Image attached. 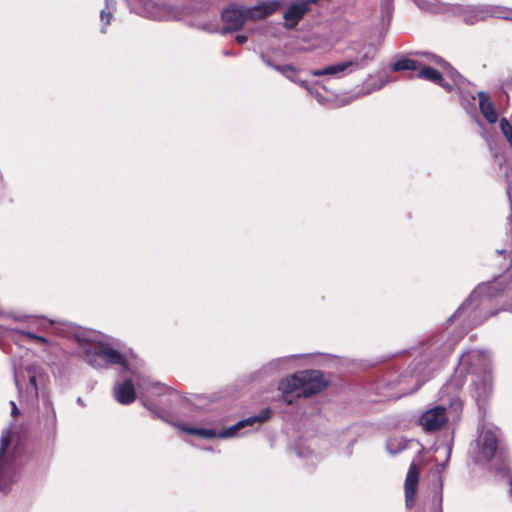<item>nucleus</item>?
I'll return each instance as SVG.
<instances>
[{
    "label": "nucleus",
    "mask_w": 512,
    "mask_h": 512,
    "mask_svg": "<svg viewBox=\"0 0 512 512\" xmlns=\"http://www.w3.org/2000/svg\"><path fill=\"white\" fill-rule=\"evenodd\" d=\"M506 192H507L509 199L512 200V186L510 184H508V186L506 188Z\"/></svg>",
    "instance_id": "a878e982"
},
{
    "label": "nucleus",
    "mask_w": 512,
    "mask_h": 512,
    "mask_svg": "<svg viewBox=\"0 0 512 512\" xmlns=\"http://www.w3.org/2000/svg\"><path fill=\"white\" fill-rule=\"evenodd\" d=\"M272 416V411L270 408L263 409L258 415L250 416L246 419H243L239 422H237L235 425L222 430L220 433H216L213 429H207V428H196V427H189L185 425L178 426L181 431L190 434V435H196L202 438L206 439H213L215 437L219 438H228L231 436H234L240 429L246 427V426H252L255 423H263L269 420Z\"/></svg>",
    "instance_id": "20e7f679"
},
{
    "label": "nucleus",
    "mask_w": 512,
    "mask_h": 512,
    "mask_svg": "<svg viewBox=\"0 0 512 512\" xmlns=\"http://www.w3.org/2000/svg\"><path fill=\"white\" fill-rule=\"evenodd\" d=\"M29 384L33 387L35 393L38 391L37 380L35 375L29 376Z\"/></svg>",
    "instance_id": "4be33fe9"
},
{
    "label": "nucleus",
    "mask_w": 512,
    "mask_h": 512,
    "mask_svg": "<svg viewBox=\"0 0 512 512\" xmlns=\"http://www.w3.org/2000/svg\"><path fill=\"white\" fill-rule=\"evenodd\" d=\"M439 503H440V504L442 503V496H440ZM439 512H442V507H441V506H440V508H439Z\"/></svg>",
    "instance_id": "bb28decb"
},
{
    "label": "nucleus",
    "mask_w": 512,
    "mask_h": 512,
    "mask_svg": "<svg viewBox=\"0 0 512 512\" xmlns=\"http://www.w3.org/2000/svg\"><path fill=\"white\" fill-rule=\"evenodd\" d=\"M13 436L11 431H5L0 441V491L7 490L17 479L19 469L18 457L22 454V447L16 445L8 451Z\"/></svg>",
    "instance_id": "7ed1b4c3"
},
{
    "label": "nucleus",
    "mask_w": 512,
    "mask_h": 512,
    "mask_svg": "<svg viewBox=\"0 0 512 512\" xmlns=\"http://www.w3.org/2000/svg\"><path fill=\"white\" fill-rule=\"evenodd\" d=\"M418 68H420V62L406 58L401 57L398 58L395 62H393L390 65V70L393 72H399V71H418Z\"/></svg>",
    "instance_id": "dca6fc26"
},
{
    "label": "nucleus",
    "mask_w": 512,
    "mask_h": 512,
    "mask_svg": "<svg viewBox=\"0 0 512 512\" xmlns=\"http://www.w3.org/2000/svg\"><path fill=\"white\" fill-rule=\"evenodd\" d=\"M310 11L311 7H307V4L303 3L302 0L291 3L283 14L285 27L287 29H294Z\"/></svg>",
    "instance_id": "1a4fd4ad"
},
{
    "label": "nucleus",
    "mask_w": 512,
    "mask_h": 512,
    "mask_svg": "<svg viewBox=\"0 0 512 512\" xmlns=\"http://www.w3.org/2000/svg\"><path fill=\"white\" fill-rule=\"evenodd\" d=\"M471 374L474 385V398L480 409H485L488 397L492 392V378L484 366V359L478 354L462 356L455 373L445 386L447 392L458 393L466 382V376Z\"/></svg>",
    "instance_id": "f257e3e1"
},
{
    "label": "nucleus",
    "mask_w": 512,
    "mask_h": 512,
    "mask_svg": "<svg viewBox=\"0 0 512 512\" xmlns=\"http://www.w3.org/2000/svg\"><path fill=\"white\" fill-rule=\"evenodd\" d=\"M282 6L281 1L279 0H271V1H263L260 2L253 7L248 8L249 14L253 17H251L252 21L265 19L269 17L270 15L277 12Z\"/></svg>",
    "instance_id": "9b49d317"
},
{
    "label": "nucleus",
    "mask_w": 512,
    "mask_h": 512,
    "mask_svg": "<svg viewBox=\"0 0 512 512\" xmlns=\"http://www.w3.org/2000/svg\"><path fill=\"white\" fill-rule=\"evenodd\" d=\"M86 361L93 367H102L104 365H120L126 366V358L116 349L108 347L104 344H98L91 349L85 350Z\"/></svg>",
    "instance_id": "39448f33"
},
{
    "label": "nucleus",
    "mask_w": 512,
    "mask_h": 512,
    "mask_svg": "<svg viewBox=\"0 0 512 512\" xmlns=\"http://www.w3.org/2000/svg\"><path fill=\"white\" fill-rule=\"evenodd\" d=\"M479 458L489 463L497 455L503 461L507 458V449L499 446V439L493 430L484 431L478 439Z\"/></svg>",
    "instance_id": "423d86ee"
},
{
    "label": "nucleus",
    "mask_w": 512,
    "mask_h": 512,
    "mask_svg": "<svg viewBox=\"0 0 512 512\" xmlns=\"http://www.w3.org/2000/svg\"><path fill=\"white\" fill-rule=\"evenodd\" d=\"M451 409H454L455 411H461L463 407V402L461 399L457 396L455 397L450 403H449Z\"/></svg>",
    "instance_id": "aec40b11"
},
{
    "label": "nucleus",
    "mask_w": 512,
    "mask_h": 512,
    "mask_svg": "<svg viewBox=\"0 0 512 512\" xmlns=\"http://www.w3.org/2000/svg\"><path fill=\"white\" fill-rule=\"evenodd\" d=\"M416 77L418 79H424L437 84L447 90H450V85L444 80L443 75L435 68L426 66L420 62V68H418Z\"/></svg>",
    "instance_id": "ddd939ff"
},
{
    "label": "nucleus",
    "mask_w": 512,
    "mask_h": 512,
    "mask_svg": "<svg viewBox=\"0 0 512 512\" xmlns=\"http://www.w3.org/2000/svg\"><path fill=\"white\" fill-rule=\"evenodd\" d=\"M37 342L41 343V344H44V345H48L49 344V340L43 336H40L37 338L36 340Z\"/></svg>",
    "instance_id": "393cba45"
},
{
    "label": "nucleus",
    "mask_w": 512,
    "mask_h": 512,
    "mask_svg": "<svg viewBox=\"0 0 512 512\" xmlns=\"http://www.w3.org/2000/svg\"><path fill=\"white\" fill-rule=\"evenodd\" d=\"M487 294L491 297L503 296L506 295L509 298H512V281L507 283L506 286L502 287V282L495 281L491 285L486 287Z\"/></svg>",
    "instance_id": "a211bd4d"
},
{
    "label": "nucleus",
    "mask_w": 512,
    "mask_h": 512,
    "mask_svg": "<svg viewBox=\"0 0 512 512\" xmlns=\"http://www.w3.org/2000/svg\"><path fill=\"white\" fill-rule=\"evenodd\" d=\"M115 398L122 405H128L134 402L136 393L134 385L130 379H126L122 384L115 388Z\"/></svg>",
    "instance_id": "4468645a"
},
{
    "label": "nucleus",
    "mask_w": 512,
    "mask_h": 512,
    "mask_svg": "<svg viewBox=\"0 0 512 512\" xmlns=\"http://www.w3.org/2000/svg\"><path fill=\"white\" fill-rule=\"evenodd\" d=\"M327 387V382L318 370L298 371L278 383V390L282 393V399L288 405H292L296 398L312 397Z\"/></svg>",
    "instance_id": "f03ea898"
},
{
    "label": "nucleus",
    "mask_w": 512,
    "mask_h": 512,
    "mask_svg": "<svg viewBox=\"0 0 512 512\" xmlns=\"http://www.w3.org/2000/svg\"><path fill=\"white\" fill-rule=\"evenodd\" d=\"M356 64H358V63L353 62L352 60H349V61L334 64V65H329L322 69L313 70L312 75L317 76V77L324 76V75H337V74L345 72L349 68L351 69L350 71H353L354 70L353 65H356Z\"/></svg>",
    "instance_id": "2eb2a0df"
},
{
    "label": "nucleus",
    "mask_w": 512,
    "mask_h": 512,
    "mask_svg": "<svg viewBox=\"0 0 512 512\" xmlns=\"http://www.w3.org/2000/svg\"><path fill=\"white\" fill-rule=\"evenodd\" d=\"M247 40H248V37L246 35H237L236 36V41L239 44H244L247 42Z\"/></svg>",
    "instance_id": "5701e85b"
},
{
    "label": "nucleus",
    "mask_w": 512,
    "mask_h": 512,
    "mask_svg": "<svg viewBox=\"0 0 512 512\" xmlns=\"http://www.w3.org/2000/svg\"><path fill=\"white\" fill-rule=\"evenodd\" d=\"M446 409L436 406L422 414L420 423L425 431L434 432L440 430L447 422Z\"/></svg>",
    "instance_id": "6e6552de"
},
{
    "label": "nucleus",
    "mask_w": 512,
    "mask_h": 512,
    "mask_svg": "<svg viewBox=\"0 0 512 512\" xmlns=\"http://www.w3.org/2000/svg\"><path fill=\"white\" fill-rule=\"evenodd\" d=\"M11 407H12V410H11L12 415L17 416L20 413V411H19L17 405L15 404V402H13V401L11 402Z\"/></svg>",
    "instance_id": "b1692460"
},
{
    "label": "nucleus",
    "mask_w": 512,
    "mask_h": 512,
    "mask_svg": "<svg viewBox=\"0 0 512 512\" xmlns=\"http://www.w3.org/2000/svg\"><path fill=\"white\" fill-rule=\"evenodd\" d=\"M269 65L273 69H275L276 71L281 73L287 79H289L293 82H296V83H301L302 86H305V81H300L297 78V76L299 74V70L294 65H292V64L279 65V64H272V63H269Z\"/></svg>",
    "instance_id": "f3484780"
},
{
    "label": "nucleus",
    "mask_w": 512,
    "mask_h": 512,
    "mask_svg": "<svg viewBox=\"0 0 512 512\" xmlns=\"http://www.w3.org/2000/svg\"><path fill=\"white\" fill-rule=\"evenodd\" d=\"M420 471L415 463H411L404 483L405 502L407 507H412L415 501L419 482Z\"/></svg>",
    "instance_id": "9d476101"
},
{
    "label": "nucleus",
    "mask_w": 512,
    "mask_h": 512,
    "mask_svg": "<svg viewBox=\"0 0 512 512\" xmlns=\"http://www.w3.org/2000/svg\"><path fill=\"white\" fill-rule=\"evenodd\" d=\"M477 96L479 101V110L485 120L490 124L496 123L498 120V114L490 96L483 91L478 92Z\"/></svg>",
    "instance_id": "f8f14e48"
},
{
    "label": "nucleus",
    "mask_w": 512,
    "mask_h": 512,
    "mask_svg": "<svg viewBox=\"0 0 512 512\" xmlns=\"http://www.w3.org/2000/svg\"><path fill=\"white\" fill-rule=\"evenodd\" d=\"M374 55L371 51L365 52L362 56L352 60L353 62H357L358 64L353 65V69H360L365 66L369 61L373 60Z\"/></svg>",
    "instance_id": "6ab92c4d"
},
{
    "label": "nucleus",
    "mask_w": 512,
    "mask_h": 512,
    "mask_svg": "<svg viewBox=\"0 0 512 512\" xmlns=\"http://www.w3.org/2000/svg\"><path fill=\"white\" fill-rule=\"evenodd\" d=\"M249 9L242 5L229 4L221 13V19L224 26L221 29L222 34L239 31L243 28L247 20H251Z\"/></svg>",
    "instance_id": "0eeeda50"
},
{
    "label": "nucleus",
    "mask_w": 512,
    "mask_h": 512,
    "mask_svg": "<svg viewBox=\"0 0 512 512\" xmlns=\"http://www.w3.org/2000/svg\"><path fill=\"white\" fill-rule=\"evenodd\" d=\"M510 486H511V496H512V481L510 482Z\"/></svg>",
    "instance_id": "cd10ccee"
},
{
    "label": "nucleus",
    "mask_w": 512,
    "mask_h": 512,
    "mask_svg": "<svg viewBox=\"0 0 512 512\" xmlns=\"http://www.w3.org/2000/svg\"><path fill=\"white\" fill-rule=\"evenodd\" d=\"M16 332L22 336L27 337L28 339L34 340V341H36L37 338L39 337V335H37L33 332L22 330V329H18V330H16Z\"/></svg>",
    "instance_id": "412c9836"
}]
</instances>
